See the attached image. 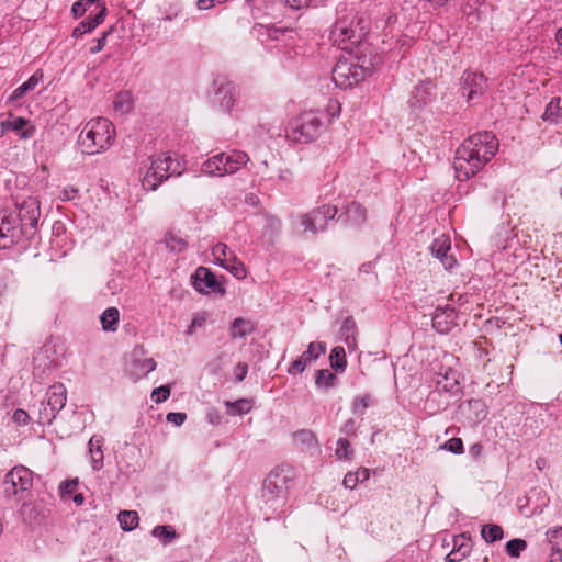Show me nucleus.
Wrapping results in <instances>:
<instances>
[{
    "label": "nucleus",
    "mask_w": 562,
    "mask_h": 562,
    "mask_svg": "<svg viewBox=\"0 0 562 562\" xmlns=\"http://www.w3.org/2000/svg\"><path fill=\"white\" fill-rule=\"evenodd\" d=\"M497 149L498 140L491 132L469 136L456 151V177L461 181L470 179L495 156Z\"/></svg>",
    "instance_id": "nucleus-1"
},
{
    "label": "nucleus",
    "mask_w": 562,
    "mask_h": 562,
    "mask_svg": "<svg viewBox=\"0 0 562 562\" xmlns=\"http://www.w3.org/2000/svg\"><path fill=\"white\" fill-rule=\"evenodd\" d=\"M114 135L113 124L105 117H97L85 124L79 134L78 144L82 153L95 155L112 146Z\"/></svg>",
    "instance_id": "nucleus-2"
},
{
    "label": "nucleus",
    "mask_w": 562,
    "mask_h": 562,
    "mask_svg": "<svg viewBox=\"0 0 562 562\" xmlns=\"http://www.w3.org/2000/svg\"><path fill=\"white\" fill-rule=\"evenodd\" d=\"M370 68L360 63V58L339 59L333 69V80L340 88L358 85L370 74Z\"/></svg>",
    "instance_id": "nucleus-3"
},
{
    "label": "nucleus",
    "mask_w": 562,
    "mask_h": 562,
    "mask_svg": "<svg viewBox=\"0 0 562 562\" xmlns=\"http://www.w3.org/2000/svg\"><path fill=\"white\" fill-rule=\"evenodd\" d=\"M175 160L166 155L159 154L149 157V166L142 179V186L147 191L156 190L165 180H167L176 169L172 168Z\"/></svg>",
    "instance_id": "nucleus-4"
},
{
    "label": "nucleus",
    "mask_w": 562,
    "mask_h": 562,
    "mask_svg": "<svg viewBox=\"0 0 562 562\" xmlns=\"http://www.w3.org/2000/svg\"><path fill=\"white\" fill-rule=\"evenodd\" d=\"M321 125L319 116L313 111H306L290 122L286 136L297 143H307L317 136Z\"/></svg>",
    "instance_id": "nucleus-5"
},
{
    "label": "nucleus",
    "mask_w": 562,
    "mask_h": 562,
    "mask_svg": "<svg viewBox=\"0 0 562 562\" xmlns=\"http://www.w3.org/2000/svg\"><path fill=\"white\" fill-rule=\"evenodd\" d=\"M67 402V390L63 383L52 385L42 403L38 414V422L42 424H50L57 414L65 407Z\"/></svg>",
    "instance_id": "nucleus-6"
},
{
    "label": "nucleus",
    "mask_w": 562,
    "mask_h": 562,
    "mask_svg": "<svg viewBox=\"0 0 562 562\" xmlns=\"http://www.w3.org/2000/svg\"><path fill=\"white\" fill-rule=\"evenodd\" d=\"M25 235V228L20 226L14 212L0 211V249L11 248Z\"/></svg>",
    "instance_id": "nucleus-7"
},
{
    "label": "nucleus",
    "mask_w": 562,
    "mask_h": 562,
    "mask_svg": "<svg viewBox=\"0 0 562 562\" xmlns=\"http://www.w3.org/2000/svg\"><path fill=\"white\" fill-rule=\"evenodd\" d=\"M337 213V206L324 204L313 209L308 213L300 215L299 221L304 232H311L313 235H316L319 231L326 229L328 220L335 218Z\"/></svg>",
    "instance_id": "nucleus-8"
},
{
    "label": "nucleus",
    "mask_w": 562,
    "mask_h": 562,
    "mask_svg": "<svg viewBox=\"0 0 562 562\" xmlns=\"http://www.w3.org/2000/svg\"><path fill=\"white\" fill-rule=\"evenodd\" d=\"M33 473L25 467L13 468L4 479V492L7 495L24 497V493L32 486Z\"/></svg>",
    "instance_id": "nucleus-9"
},
{
    "label": "nucleus",
    "mask_w": 562,
    "mask_h": 562,
    "mask_svg": "<svg viewBox=\"0 0 562 562\" xmlns=\"http://www.w3.org/2000/svg\"><path fill=\"white\" fill-rule=\"evenodd\" d=\"M19 213L15 214L18 216V222L21 227L25 228L26 235L32 234L36 228L40 216L41 209L40 202L35 196H27L21 203H15Z\"/></svg>",
    "instance_id": "nucleus-10"
},
{
    "label": "nucleus",
    "mask_w": 562,
    "mask_h": 562,
    "mask_svg": "<svg viewBox=\"0 0 562 562\" xmlns=\"http://www.w3.org/2000/svg\"><path fill=\"white\" fill-rule=\"evenodd\" d=\"M330 38L339 48L350 49L358 42L353 22L347 19L336 21L330 32Z\"/></svg>",
    "instance_id": "nucleus-11"
},
{
    "label": "nucleus",
    "mask_w": 562,
    "mask_h": 562,
    "mask_svg": "<svg viewBox=\"0 0 562 562\" xmlns=\"http://www.w3.org/2000/svg\"><path fill=\"white\" fill-rule=\"evenodd\" d=\"M285 494V476L278 470L271 471L263 481L262 498L265 502L271 503L283 499Z\"/></svg>",
    "instance_id": "nucleus-12"
},
{
    "label": "nucleus",
    "mask_w": 562,
    "mask_h": 562,
    "mask_svg": "<svg viewBox=\"0 0 562 562\" xmlns=\"http://www.w3.org/2000/svg\"><path fill=\"white\" fill-rule=\"evenodd\" d=\"M8 132L15 133L22 139H30L35 135L36 127L30 120L10 114L0 123V134Z\"/></svg>",
    "instance_id": "nucleus-13"
},
{
    "label": "nucleus",
    "mask_w": 562,
    "mask_h": 562,
    "mask_svg": "<svg viewBox=\"0 0 562 562\" xmlns=\"http://www.w3.org/2000/svg\"><path fill=\"white\" fill-rule=\"evenodd\" d=\"M193 279V285L199 292L225 293L224 286L216 280L215 276L207 268L199 267L195 270Z\"/></svg>",
    "instance_id": "nucleus-14"
},
{
    "label": "nucleus",
    "mask_w": 562,
    "mask_h": 562,
    "mask_svg": "<svg viewBox=\"0 0 562 562\" xmlns=\"http://www.w3.org/2000/svg\"><path fill=\"white\" fill-rule=\"evenodd\" d=\"M326 352V346L323 342H311L307 347V350L302 353L300 358L292 362L288 372L290 374H299L302 373L306 366L317 359L319 356Z\"/></svg>",
    "instance_id": "nucleus-15"
},
{
    "label": "nucleus",
    "mask_w": 562,
    "mask_h": 562,
    "mask_svg": "<svg viewBox=\"0 0 562 562\" xmlns=\"http://www.w3.org/2000/svg\"><path fill=\"white\" fill-rule=\"evenodd\" d=\"M486 89V78L480 72H465L463 76V90L468 101L482 95Z\"/></svg>",
    "instance_id": "nucleus-16"
},
{
    "label": "nucleus",
    "mask_w": 562,
    "mask_h": 562,
    "mask_svg": "<svg viewBox=\"0 0 562 562\" xmlns=\"http://www.w3.org/2000/svg\"><path fill=\"white\" fill-rule=\"evenodd\" d=\"M451 250L450 238L446 235H441L436 238L431 245V252L442 262L446 269H452L457 260L452 255H449Z\"/></svg>",
    "instance_id": "nucleus-17"
},
{
    "label": "nucleus",
    "mask_w": 562,
    "mask_h": 562,
    "mask_svg": "<svg viewBox=\"0 0 562 562\" xmlns=\"http://www.w3.org/2000/svg\"><path fill=\"white\" fill-rule=\"evenodd\" d=\"M456 326V312L453 308H436L432 317V327L439 334H448Z\"/></svg>",
    "instance_id": "nucleus-18"
},
{
    "label": "nucleus",
    "mask_w": 562,
    "mask_h": 562,
    "mask_svg": "<svg viewBox=\"0 0 562 562\" xmlns=\"http://www.w3.org/2000/svg\"><path fill=\"white\" fill-rule=\"evenodd\" d=\"M435 85L431 81L419 82L412 91L409 103L413 108H422L432 100Z\"/></svg>",
    "instance_id": "nucleus-19"
},
{
    "label": "nucleus",
    "mask_w": 562,
    "mask_h": 562,
    "mask_svg": "<svg viewBox=\"0 0 562 562\" xmlns=\"http://www.w3.org/2000/svg\"><path fill=\"white\" fill-rule=\"evenodd\" d=\"M223 154L224 173L233 175L241 169L250 160L247 153L241 150H232Z\"/></svg>",
    "instance_id": "nucleus-20"
},
{
    "label": "nucleus",
    "mask_w": 562,
    "mask_h": 562,
    "mask_svg": "<svg viewBox=\"0 0 562 562\" xmlns=\"http://www.w3.org/2000/svg\"><path fill=\"white\" fill-rule=\"evenodd\" d=\"M345 223L352 226H360L367 222V210L360 203L353 201L346 206Z\"/></svg>",
    "instance_id": "nucleus-21"
},
{
    "label": "nucleus",
    "mask_w": 562,
    "mask_h": 562,
    "mask_svg": "<svg viewBox=\"0 0 562 562\" xmlns=\"http://www.w3.org/2000/svg\"><path fill=\"white\" fill-rule=\"evenodd\" d=\"M105 7L103 5L101 10L93 16L89 18L86 21H81L72 31L74 37H80L86 33L92 32L98 25H100L105 18Z\"/></svg>",
    "instance_id": "nucleus-22"
},
{
    "label": "nucleus",
    "mask_w": 562,
    "mask_h": 562,
    "mask_svg": "<svg viewBox=\"0 0 562 562\" xmlns=\"http://www.w3.org/2000/svg\"><path fill=\"white\" fill-rule=\"evenodd\" d=\"M542 119L551 124L562 125V108L559 98L551 99L547 104Z\"/></svg>",
    "instance_id": "nucleus-23"
},
{
    "label": "nucleus",
    "mask_w": 562,
    "mask_h": 562,
    "mask_svg": "<svg viewBox=\"0 0 562 562\" xmlns=\"http://www.w3.org/2000/svg\"><path fill=\"white\" fill-rule=\"evenodd\" d=\"M223 154H216L202 165V172L211 177L224 176Z\"/></svg>",
    "instance_id": "nucleus-24"
},
{
    "label": "nucleus",
    "mask_w": 562,
    "mask_h": 562,
    "mask_svg": "<svg viewBox=\"0 0 562 562\" xmlns=\"http://www.w3.org/2000/svg\"><path fill=\"white\" fill-rule=\"evenodd\" d=\"M113 109L120 115H124L133 109V97L130 91H120L113 101Z\"/></svg>",
    "instance_id": "nucleus-25"
},
{
    "label": "nucleus",
    "mask_w": 562,
    "mask_h": 562,
    "mask_svg": "<svg viewBox=\"0 0 562 562\" xmlns=\"http://www.w3.org/2000/svg\"><path fill=\"white\" fill-rule=\"evenodd\" d=\"M294 445L301 448H317L318 441L313 431L308 429H301L293 434L292 436Z\"/></svg>",
    "instance_id": "nucleus-26"
},
{
    "label": "nucleus",
    "mask_w": 562,
    "mask_h": 562,
    "mask_svg": "<svg viewBox=\"0 0 562 562\" xmlns=\"http://www.w3.org/2000/svg\"><path fill=\"white\" fill-rule=\"evenodd\" d=\"M217 98L222 108L231 109L234 105L235 101V87L232 82H226L225 85H221L217 89Z\"/></svg>",
    "instance_id": "nucleus-27"
},
{
    "label": "nucleus",
    "mask_w": 562,
    "mask_h": 562,
    "mask_svg": "<svg viewBox=\"0 0 562 562\" xmlns=\"http://www.w3.org/2000/svg\"><path fill=\"white\" fill-rule=\"evenodd\" d=\"M370 471L367 468H359L356 471L348 472L342 481L346 488L353 490L360 482H364L369 479Z\"/></svg>",
    "instance_id": "nucleus-28"
},
{
    "label": "nucleus",
    "mask_w": 562,
    "mask_h": 562,
    "mask_svg": "<svg viewBox=\"0 0 562 562\" xmlns=\"http://www.w3.org/2000/svg\"><path fill=\"white\" fill-rule=\"evenodd\" d=\"M212 256L217 265L224 267L227 262L234 261L236 255L226 244L218 243L212 248Z\"/></svg>",
    "instance_id": "nucleus-29"
},
{
    "label": "nucleus",
    "mask_w": 562,
    "mask_h": 562,
    "mask_svg": "<svg viewBox=\"0 0 562 562\" xmlns=\"http://www.w3.org/2000/svg\"><path fill=\"white\" fill-rule=\"evenodd\" d=\"M255 330V325L251 321L238 317L236 318L231 327L232 338L245 337Z\"/></svg>",
    "instance_id": "nucleus-30"
},
{
    "label": "nucleus",
    "mask_w": 562,
    "mask_h": 562,
    "mask_svg": "<svg viewBox=\"0 0 562 562\" xmlns=\"http://www.w3.org/2000/svg\"><path fill=\"white\" fill-rule=\"evenodd\" d=\"M100 319L104 330L115 331L120 321V312L116 307H109L102 313Z\"/></svg>",
    "instance_id": "nucleus-31"
},
{
    "label": "nucleus",
    "mask_w": 562,
    "mask_h": 562,
    "mask_svg": "<svg viewBox=\"0 0 562 562\" xmlns=\"http://www.w3.org/2000/svg\"><path fill=\"white\" fill-rule=\"evenodd\" d=\"M139 517L135 510H123L119 514V522L123 530L131 531L138 526Z\"/></svg>",
    "instance_id": "nucleus-32"
},
{
    "label": "nucleus",
    "mask_w": 562,
    "mask_h": 562,
    "mask_svg": "<svg viewBox=\"0 0 562 562\" xmlns=\"http://www.w3.org/2000/svg\"><path fill=\"white\" fill-rule=\"evenodd\" d=\"M465 538L463 536L454 538V548L458 547L457 550H452L448 555L447 560L449 562H457L464 558L469 551L470 546L464 543Z\"/></svg>",
    "instance_id": "nucleus-33"
},
{
    "label": "nucleus",
    "mask_w": 562,
    "mask_h": 562,
    "mask_svg": "<svg viewBox=\"0 0 562 562\" xmlns=\"http://www.w3.org/2000/svg\"><path fill=\"white\" fill-rule=\"evenodd\" d=\"M481 535L485 541L494 542L503 539L504 531L501 526L488 524L482 527Z\"/></svg>",
    "instance_id": "nucleus-34"
},
{
    "label": "nucleus",
    "mask_w": 562,
    "mask_h": 562,
    "mask_svg": "<svg viewBox=\"0 0 562 562\" xmlns=\"http://www.w3.org/2000/svg\"><path fill=\"white\" fill-rule=\"evenodd\" d=\"M89 446L92 468L93 470H100L103 465V451L101 450L99 440H94V438H91L89 441Z\"/></svg>",
    "instance_id": "nucleus-35"
},
{
    "label": "nucleus",
    "mask_w": 562,
    "mask_h": 562,
    "mask_svg": "<svg viewBox=\"0 0 562 562\" xmlns=\"http://www.w3.org/2000/svg\"><path fill=\"white\" fill-rule=\"evenodd\" d=\"M357 324L352 317L345 318L341 326V334L345 336L346 342L350 346L356 344Z\"/></svg>",
    "instance_id": "nucleus-36"
},
{
    "label": "nucleus",
    "mask_w": 562,
    "mask_h": 562,
    "mask_svg": "<svg viewBox=\"0 0 562 562\" xmlns=\"http://www.w3.org/2000/svg\"><path fill=\"white\" fill-rule=\"evenodd\" d=\"M38 85V78L35 75L31 76L24 83H22L20 87H18L11 95V100H19L24 97V94L33 89Z\"/></svg>",
    "instance_id": "nucleus-37"
},
{
    "label": "nucleus",
    "mask_w": 562,
    "mask_h": 562,
    "mask_svg": "<svg viewBox=\"0 0 562 562\" xmlns=\"http://www.w3.org/2000/svg\"><path fill=\"white\" fill-rule=\"evenodd\" d=\"M331 367L337 370H344L347 366L346 353L342 347H335L330 352Z\"/></svg>",
    "instance_id": "nucleus-38"
},
{
    "label": "nucleus",
    "mask_w": 562,
    "mask_h": 562,
    "mask_svg": "<svg viewBox=\"0 0 562 562\" xmlns=\"http://www.w3.org/2000/svg\"><path fill=\"white\" fill-rule=\"evenodd\" d=\"M223 268L228 270L234 277H236L239 280L245 279L247 276L245 265L236 256H234V261L227 262Z\"/></svg>",
    "instance_id": "nucleus-39"
},
{
    "label": "nucleus",
    "mask_w": 562,
    "mask_h": 562,
    "mask_svg": "<svg viewBox=\"0 0 562 562\" xmlns=\"http://www.w3.org/2000/svg\"><path fill=\"white\" fill-rule=\"evenodd\" d=\"M225 405L227 406V412L231 415L245 414L248 413L251 408L250 402L247 400H238L233 403L227 401L225 402Z\"/></svg>",
    "instance_id": "nucleus-40"
},
{
    "label": "nucleus",
    "mask_w": 562,
    "mask_h": 562,
    "mask_svg": "<svg viewBox=\"0 0 562 562\" xmlns=\"http://www.w3.org/2000/svg\"><path fill=\"white\" fill-rule=\"evenodd\" d=\"M134 366L137 370V373L140 375H146L149 372L156 369V361L153 358H144V359H135Z\"/></svg>",
    "instance_id": "nucleus-41"
},
{
    "label": "nucleus",
    "mask_w": 562,
    "mask_h": 562,
    "mask_svg": "<svg viewBox=\"0 0 562 562\" xmlns=\"http://www.w3.org/2000/svg\"><path fill=\"white\" fill-rule=\"evenodd\" d=\"M337 459L339 460H350L353 451L350 449V443L346 438H340L337 441V448L335 451Z\"/></svg>",
    "instance_id": "nucleus-42"
},
{
    "label": "nucleus",
    "mask_w": 562,
    "mask_h": 562,
    "mask_svg": "<svg viewBox=\"0 0 562 562\" xmlns=\"http://www.w3.org/2000/svg\"><path fill=\"white\" fill-rule=\"evenodd\" d=\"M527 548V542L524 539H512L506 543V552L514 558L520 555L521 551Z\"/></svg>",
    "instance_id": "nucleus-43"
},
{
    "label": "nucleus",
    "mask_w": 562,
    "mask_h": 562,
    "mask_svg": "<svg viewBox=\"0 0 562 562\" xmlns=\"http://www.w3.org/2000/svg\"><path fill=\"white\" fill-rule=\"evenodd\" d=\"M546 536L552 544V550H558L562 553V527L549 529Z\"/></svg>",
    "instance_id": "nucleus-44"
},
{
    "label": "nucleus",
    "mask_w": 562,
    "mask_h": 562,
    "mask_svg": "<svg viewBox=\"0 0 562 562\" xmlns=\"http://www.w3.org/2000/svg\"><path fill=\"white\" fill-rule=\"evenodd\" d=\"M335 374L329 370H319L316 375L315 383L319 387H329L333 385Z\"/></svg>",
    "instance_id": "nucleus-45"
},
{
    "label": "nucleus",
    "mask_w": 562,
    "mask_h": 562,
    "mask_svg": "<svg viewBox=\"0 0 562 562\" xmlns=\"http://www.w3.org/2000/svg\"><path fill=\"white\" fill-rule=\"evenodd\" d=\"M153 536L165 538L166 540H172L177 537V533L170 526H156L153 529Z\"/></svg>",
    "instance_id": "nucleus-46"
},
{
    "label": "nucleus",
    "mask_w": 562,
    "mask_h": 562,
    "mask_svg": "<svg viewBox=\"0 0 562 562\" xmlns=\"http://www.w3.org/2000/svg\"><path fill=\"white\" fill-rule=\"evenodd\" d=\"M169 396H170V387L168 385H161L159 387H156L151 392V400L158 404L167 401V398Z\"/></svg>",
    "instance_id": "nucleus-47"
},
{
    "label": "nucleus",
    "mask_w": 562,
    "mask_h": 562,
    "mask_svg": "<svg viewBox=\"0 0 562 562\" xmlns=\"http://www.w3.org/2000/svg\"><path fill=\"white\" fill-rule=\"evenodd\" d=\"M78 487V480H68L61 483L60 485V495L63 498L70 497Z\"/></svg>",
    "instance_id": "nucleus-48"
},
{
    "label": "nucleus",
    "mask_w": 562,
    "mask_h": 562,
    "mask_svg": "<svg viewBox=\"0 0 562 562\" xmlns=\"http://www.w3.org/2000/svg\"><path fill=\"white\" fill-rule=\"evenodd\" d=\"M99 0H78L72 4L71 11L75 16H81L87 9Z\"/></svg>",
    "instance_id": "nucleus-49"
},
{
    "label": "nucleus",
    "mask_w": 562,
    "mask_h": 562,
    "mask_svg": "<svg viewBox=\"0 0 562 562\" xmlns=\"http://www.w3.org/2000/svg\"><path fill=\"white\" fill-rule=\"evenodd\" d=\"M442 448L460 454L463 452V442L460 438H451L443 443Z\"/></svg>",
    "instance_id": "nucleus-50"
},
{
    "label": "nucleus",
    "mask_w": 562,
    "mask_h": 562,
    "mask_svg": "<svg viewBox=\"0 0 562 562\" xmlns=\"http://www.w3.org/2000/svg\"><path fill=\"white\" fill-rule=\"evenodd\" d=\"M12 418L18 425H26L29 423L30 416L24 409H16L13 413Z\"/></svg>",
    "instance_id": "nucleus-51"
},
{
    "label": "nucleus",
    "mask_w": 562,
    "mask_h": 562,
    "mask_svg": "<svg viewBox=\"0 0 562 562\" xmlns=\"http://www.w3.org/2000/svg\"><path fill=\"white\" fill-rule=\"evenodd\" d=\"M78 194V189L75 187H66L61 190L59 198L63 201H70L74 200Z\"/></svg>",
    "instance_id": "nucleus-52"
},
{
    "label": "nucleus",
    "mask_w": 562,
    "mask_h": 562,
    "mask_svg": "<svg viewBox=\"0 0 562 562\" xmlns=\"http://www.w3.org/2000/svg\"><path fill=\"white\" fill-rule=\"evenodd\" d=\"M186 419L187 415L184 413H169L167 415V420L175 424L176 426H181Z\"/></svg>",
    "instance_id": "nucleus-53"
},
{
    "label": "nucleus",
    "mask_w": 562,
    "mask_h": 562,
    "mask_svg": "<svg viewBox=\"0 0 562 562\" xmlns=\"http://www.w3.org/2000/svg\"><path fill=\"white\" fill-rule=\"evenodd\" d=\"M108 34V32H104L99 38L95 40V45L90 48L91 54H97L104 48Z\"/></svg>",
    "instance_id": "nucleus-54"
},
{
    "label": "nucleus",
    "mask_w": 562,
    "mask_h": 562,
    "mask_svg": "<svg viewBox=\"0 0 562 562\" xmlns=\"http://www.w3.org/2000/svg\"><path fill=\"white\" fill-rule=\"evenodd\" d=\"M248 372V366L246 363L239 362L236 366V379L238 382L243 381Z\"/></svg>",
    "instance_id": "nucleus-55"
},
{
    "label": "nucleus",
    "mask_w": 562,
    "mask_h": 562,
    "mask_svg": "<svg viewBox=\"0 0 562 562\" xmlns=\"http://www.w3.org/2000/svg\"><path fill=\"white\" fill-rule=\"evenodd\" d=\"M285 3L293 9H302L310 5L312 0H284Z\"/></svg>",
    "instance_id": "nucleus-56"
},
{
    "label": "nucleus",
    "mask_w": 562,
    "mask_h": 562,
    "mask_svg": "<svg viewBox=\"0 0 562 562\" xmlns=\"http://www.w3.org/2000/svg\"><path fill=\"white\" fill-rule=\"evenodd\" d=\"M206 323V316L203 314L196 315L193 317L191 326H190V333L196 327H202Z\"/></svg>",
    "instance_id": "nucleus-57"
},
{
    "label": "nucleus",
    "mask_w": 562,
    "mask_h": 562,
    "mask_svg": "<svg viewBox=\"0 0 562 562\" xmlns=\"http://www.w3.org/2000/svg\"><path fill=\"white\" fill-rule=\"evenodd\" d=\"M483 453V446L481 443H474L470 447V454L475 458L480 459Z\"/></svg>",
    "instance_id": "nucleus-58"
},
{
    "label": "nucleus",
    "mask_w": 562,
    "mask_h": 562,
    "mask_svg": "<svg viewBox=\"0 0 562 562\" xmlns=\"http://www.w3.org/2000/svg\"><path fill=\"white\" fill-rule=\"evenodd\" d=\"M213 0H199L198 1V8L200 10H209L214 7Z\"/></svg>",
    "instance_id": "nucleus-59"
},
{
    "label": "nucleus",
    "mask_w": 562,
    "mask_h": 562,
    "mask_svg": "<svg viewBox=\"0 0 562 562\" xmlns=\"http://www.w3.org/2000/svg\"><path fill=\"white\" fill-rule=\"evenodd\" d=\"M555 41L558 45V52L562 54V26L555 33Z\"/></svg>",
    "instance_id": "nucleus-60"
},
{
    "label": "nucleus",
    "mask_w": 562,
    "mask_h": 562,
    "mask_svg": "<svg viewBox=\"0 0 562 562\" xmlns=\"http://www.w3.org/2000/svg\"><path fill=\"white\" fill-rule=\"evenodd\" d=\"M207 417H209V420H210L212 424H218V423H220V419H221V417H220L218 413H217V412H215V411H214V412H210V413L207 414Z\"/></svg>",
    "instance_id": "nucleus-61"
},
{
    "label": "nucleus",
    "mask_w": 562,
    "mask_h": 562,
    "mask_svg": "<svg viewBox=\"0 0 562 562\" xmlns=\"http://www.w3.org/2000/svg\"><path fill=\"white\" fill-rule=\"evenodd\" d=\"M368 401H369V396H363L361 398H359L357 402H356V406H361L362 409H366L368 407Z\"/></svg>",
    "instance_id": "nucleus-62"
},
{
    "label": "nucleus",
    "mask_w": 562,
    "mask_h": 562,
    "mask_svg": "<svg viewBox=\"0 0 562 562\" xmlns=\"http://www.w3.org/2000/svg\"><path fill=\"white\" fill-rule=\"evenodd\" d=\"M74 501H75V503H76V504H78V505L82 504V503H83V496H82V494H77V495H75V496H74Z\"/></svg>",
    "instance_id": "nucleus-63"
},
{
    "label": "nucleus",
    "mask_w": 562,
    "mask_h": 562,
    "mask_svg": "<svg viewBox=\"0 0 562 562\" xmlns=\"http://www.w3.org/2000/svg\"><path fill=\"white\" fill-rule=\"evenodd\" d=\"M437 2V4L439 5H445L447 3L448 0H435Z\"/></svg>",
    "instance_id": "nucleus-64"
}]
</instances>
